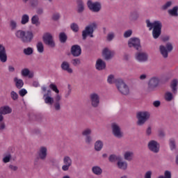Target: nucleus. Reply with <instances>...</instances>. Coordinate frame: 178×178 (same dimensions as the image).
I'll list each match as a JSON object with an SVG mask.
<instances>
[{
	"instance_id": "de8ad7c7",
	"label": "nucleus",
	"mask_w": 178,
	"mask_h": 178,
	"mask_svg": "<svg viewBox=\"0 0 178 178\" xmlns=\"http://www.w3.org/2000/svg\"><path fill=\"white\" fill-rule=\"evenodd\" d=\"M158 178H172V172L169 170H165L164 172V176H159Z\"/></svg>"
},
{
	"instance_id": "774afa93",
	"label": "nucleus",
	"mask_w": 178,
	"mask_h": 178,
	"mask_svg": "<svg viewBox=\"0 0 178 178\" xmlns=\"http://www.w3.org/2000/svg\"><path fill=\"white\" fill-rule=\"evenodd\" d=\"M152 176V171H147L145 174V178H151Z\"/></svg>"
},
{
	"instance_id": "f257e3e1",
	"label": "nucleus",
	"mask_w": 178,
	"mask_h": 178,
	"mask_svg": "<svg viewBox=\"0 0 178 178\" xmlns=\"http://www.w3.org/2000/svg\"><path fill=\"white\" fill-rule=\"evenodd\" d=\"M147 27L149 30H152V37L154 40H158L162 34V22L161 21H154L151 22L149 19H146Z\"/></svg>"
},
{
	"instance_id": "6e6d98bb",
	"label": "nucleus",
	"mask_w": 178,
	"mask_h": 178,
	"mask_svg": "<svg viewBox=\"0 0 178 178\" xmlns=\"http://www.w3.org/2000/svg\"><path fill=\"white\" fill-rule=\"evenodd\" d=\"M115 38V32H110L106 36L107 41H112Z\"/></svg>"
},
{
	"instance_id": "09e8293b",
	"label": "nucleus",
	"mask_w": 178,
	"mask_h": 178,
	"mask_svg": "<svg viewBox=\"0 0 178 178\" xmlns=\"http://www.w3.org/2000/svg\"><path fill=\"white\" fill-rule=\"evenodd\" d=\"M71 63L73 66H79V65L81 64V60H80V58H73L71 60Z\"/></svg>"
},
{
	"instance_id": "4c0bfd02",
	"label": "nucleus",
	"mask_w": 178,
	"mask_h": 178,
	"mask_svg": "<svg viewBox=\"0 0 178 178\" xmlns=\"http://www.w3.org/2000/svg\"><path fill=\"white\" fill-rule=\"evenodd\" d=\"M164 98L167 102H170L173 99V93L170 92H166L165 93Z\"/></svg>"
},
{
	"instance_id": "f03ea898",
	"label": "nucleus",
	"mask_w": 178,
	"mask_h": 178,
	"mask_svg": "<svg viewBox=\"0 0 178 178\" xmlns=\"http://www.w3.org/2000/svg\"><path fill=\"white\" fill-rule=\"evenodd\" d=\"M15 34V37L20 40L23 44H30L34 40V33L31 31L18 30Z\"/></svg>"
},
{
	"instance_id": "ea45409f",
	"label": "nucleus",
	"mask_w": 178,
	"mask_h": 178,
	"mask_svg": "<svg viewBox=\"0 0 178 178\" xmlns=\"http://www.w3.org/2000/svg\"><path fill=\"white\" fill-rule=\"evenodd\" d=\"M36 48L40 54H42L44 52V44H42V42H38L36 44Z\"/></svg>"
},
{
	"instance_id": "6ab92c4d",
	"label": "nucleus",
	"mask_w": 178,
	"mask_h": 178,
	"mask_svg": "<svg viewBox=\"0 0 178 178\" xmlns=\"http://www.w3.org/2000/svg\"><path fill=\"white\" fill-rule=\"evenodd\" d=\"M140 18V13L137 10H134L129 13L128 19L131 23H135Z\"/></svg>"
},
{
	"instance_id": "c03bdc74",
	"label": "nucleus",
	"mask_w": 178,
	"mask_h": 178,
	"mask_svg": "<svg viewBox=\"0 0 178 178\" xmlns=\"http://www.w3.org/2000/svg\"><path fill=\"white\" fill-rule=\"evenodd\" d=\"M23 52L24 55L30 56L33 55V52H34V50L31 47H27L26 49H24Z\"/></svg>"
},
{
	"instance_id": "ddd939ff",
	"label": "nucleus",
	"mask_w": 178,
	"mask_h": 178,
	"mask_svg": "<svg viewBox=\"0 0 178 178\" xmlns=\"http://www.w3.org/2000/svg\"><path fill=\"white\" fill-rule=\"evenodd\" d=\"M147 147L149 151L154 152V154H158V152H159V148L161 147V145L156 140H152L148 143Z\"/></svg>"
},
{
	"instance_id": "1a4fd4ad",
	"label": "nucleus",
	"mask_w": 178,
	"mask_h": 178,
	"mask_svg": "<svg viewBox=\"0 0 178 178\" xmlns=\"http://www.w3.org/2000/svg\"><path fill=\"white\" fill-rule=\"evenodd\" d=\"M111 130L113 135L114 137H116V138H123V131H122V128H120V126H119L116 122L111 124Z\"/></svg>"
},
{
	"instance_id": "a878e982",
	"label": "nucleus",
	"mask_w": 178,
	"mask_h": 178,
	"mask_svg": "<svg viewBox=\"0 0 178 178\" xmlns=\"http://www.w3.org/2000/svg\"><path fill=\"white\" fill-rule=\"evenodd\" d=\"M159 49L163 58H164V59H166L168 56H169V51H167L166 47L163 45H161L159 47Z\"/></svg>"
},
{
	"instance_id": "bf43d9fd",
	"label": "nucleus",
	"mask_w": 178,
	"mask_h": 178,
	"mask_svg": "<svg viewBox=\"0 0 178 178\" xmlns=\"http://www.w3.org/2000/svg\"><path fill=\"white\" fill-rule=\"evenodd\" d=\"M131 34H133V31L128 30L124 33V38H129V37H131Z\"/></svg>"
},
{
	"instance_id": "c85d7f7f",
	"label": "nucleus",
	"mask_w": 178,
	"mask_h": 178,
	"mask_svg": "<svg viewBox=\"0 0 178 178\" xmlns=\"http://www.w3.org/2000/svg\"><path fill=\"white\" fill-rule=\"evenodd\" d=\"M92 172L96 176H101L102 175V168L98 165H95L92 168Z\"/></svg>"
},
{
	"instance_id": "dca6fc26",
	"label": "nucleus",
	"mask_w": 178,
	"mask_h": 178,
	"mask_svg": "<svg viewBox=\"0 0 178 178\" xmlns=\"http://www.w3.org/2000/svg\"><path fill=\"white\" fill-rule=\"evenodd\" d=\"M62 100V96L59 95V93H57L56 95V97H54V102L53 106L54 108V111L56 112H59L60 111L61 107H60V101Z\"/></svg>"
},
{
	"instance_id": "6e6552de",
	"label": "nucleus",
	"mask_w": 178,
	"mask_h": 178,
	"mask_svg": "<svg viewBox=\"0 0 178 178\" xmlns=\"http://www.w3.org/2000/svg\"><path fill=\"white\" fill-rule=\"evenodd\" d=\"M129 48H134L136 51H141V42L140 38H131L128 40Z\"/></svg>"
},
{
	"instance_id": "5701e85b",
	"label": "nucleus",
	"mask_w": 178,
	"mask_h": 178,
	"mask_svg": "<svg viewBox=\"0 0 178 178\" xmlns=\"http://www.w3.org/2000/svg\"><path fill=\"white\" fill-rule=\"evenodd\" d=\"M95 67L97 70H104L106 67V63L102 59L99 58L96 62Z\"/></svg>"
},
{
	"instance_id": "f8f14e48",
	"label": "nucleus",
	"mask_w": 178,
	"mask_h": 178,
	"mask_svg": "<svg viewBox=\"0 0 178 178\" xmlns=\"http://www.w3.org/2000/svg\"><path fill=\"white\" fill-rule=\"evenodd\" d=\"M159 78L154 76L149 80L147 90L149 92L154 91L159 86Z\"/></svg>"
},
{
	"instance_id": "13d9d810",
	"label": "nucleus",
	"mask_w": 178,
	"mask_h": 178,
	"mask_svg": "<svg viewBox=\"0 0 178 178\" xmlns=\"http://www.w3.org/2000/svg\"><path fill=\"white\" fill-rule=\"evenodd\" d=\"M49 88L54 91V92L59 94V89H58V86L54 83H51L49 85Z\"/></svg>"
},
{
	"instance_id": "864d4df0",
	"label": "nucleus",
	"mask_w": 178,
	"mask_h": 178,
	"mask_svg": "<svg viewBox=\"0 0 178 178\" xmlns=\"http://www.w3.org/2000/svg\"><path fill=\"white\" fill-rule=\"evenodd\" d=\"M170 147L172 151H173V149H176V140H175V139L170 140Z\"/></svg>"
},
{
	"instance_id": "49530a36",
	"label": "nucleus",
	"mask_w": 178,
	"mask_h": 178,
	"mask_svg": "<svg viewBox=\"0 0 178 178\" xmlns=\"http://www.w3.org/2000/svg\"><path fill=\"white\" fill-rule=\"evenodd\" d=\"M170 6H172V1H167L161 6V10H168Z\"/></svg>"
},
{
	"instance_id": "9b49d317",
	"label": "nucleus",
	"mask_w": 178,
	"mask_h": 178,
	"mask_svg": "<svg viewBox=\"0 0 178 178\" xmlns=\"http://www.w3.org/2000/svg\"><path fill=\"white\" fill-rule=\"evenodd\" d=\"M48 156V149L46 147H41L38 152V157L35 159V162H38V159L40 161H45Z\"/></svg>"
},
{
	"instance_id": "393cba45",
	"label": "nucleus",
	"mask_w": 178,
	"mask_h": 178,
	"mask_svg": "<svg viewBox=\"0 0 178 178\" xmlns=\"http://www.w3.org/2000/svg\"><path fill=\"white\" fill-rule=\"evenodd\" d=\"M12 113V108L8 106H2L0 108V115H8Z\"/></svg>"
},
{
	"instance_id": "338daca9",
	"label": "nucleus",
	"mask_w": 178,
	"mask_h": 178,
	"mask_svg": "<svg viewBox=\"0 0 178 178\" xmlns=\"http://www.w3.org/2000/svg\"><path fill=\"white\" fill-rule=\"evenodd\" d=\"M9 169H10V170H13V172H16V170H17L18 168L16 165H13L12 164H10L8 166Z\"/></svg>"
},
{
	"instance_id": "37998d69",
	"label": "nucleus",
	"mask_w": 178,
	"mask_h": 178,
	"mask_svg": "<svg viewBox=\"0 0 178 178\" xmlns=\"http://www.w3.org/2000/svg\"><path fill=\"white\" fill-rule=\"evenodd\" d=\"M10 95L13 101H17L19 99V95L15 90L11 91Z\"/></svg>"
},
{
	"instance_id": "4be33fe9",
	"label": "nucleus",
	"mask_w": 178,
	"mask_h": 178,
	"mask_svg": "<svg viewBox=\"0 0 178 178\" xmlns=\"http://www.w3.org/2000/svg\"><path fill=\"white\" fill-rule=\"evenodd\" d=\"M60 67L62 70L64 72H67L70 73V74L73 73V69L70 68V63H69L67 61H63L60 65Z\"/></svg>"
},
{
	"instance_id": "a19ab883",
	"label": "nucleus",
	"mask_w": 178,
	"mask_h": 178,
	"mask_svg": "<svg viewBox=\"0 0 178 178\" xmlns=\"http://www.w3.org/2000/svg\"><path fill=\"white\" fill-rule=\"evenodd\" d=\"M10 159H12V154L8 153L6 154H4V157L3 158V163H8L10 162Z\"/></svg>"
},
{
	"instance_id": "39448f33",
	"label": "nucleus",
	"mask_w": 178,
	"mask_h": 178,
	"mask_svg": "<svg viewBox=\"0 0 178 178\" xmlns=\"http://www.w3.org/2000/svg\"><path fill=\"white\" fill-rule=\"evenodd\" d=\"M136 118L138 119V126H143V124H145V122L151 118V113L148 111H139L136 114Z\"/></svg>"
},
{
	"instance_id": "a18cd8bd",
	"label": "nucleus",
	"mask_w": 178,
	"mask_h": 178,
	"mask_svg": "<svg viewBox=\"0 0 178 178\" xmlns=\"http://www.w3.org/2000/svg\"><path fill=\"white\" fill-rule=\"evenodd\" d=\"M93 140L92 136L90 135L89 136H85V143L87 145H91L92 144Z\"/></svg>"
},
{
	"instance_id": "a211bd4d",
	"label": "nucleus",
	"mask_w": 178,
	"mask_h": 178,
	"mask_svg": "<svg viewBox=\"0 0 178 178\" xmlns=\"http://www.w3.org/2000/svg\"><path fill=\"white\" fill-rule=\"evenodd\" d=\"M63 163L64 165L62 166V170L64 172H67V170H69V168L72 166V159L70 158V156H64Z\"/></svg>"
},
{
	"instance_id": "f704fd0d",
	"label": "nucleus",
	"mask_w": 178,
	"mask_h": 178,
	"mask_svg": "<svg viewBox=\"0 0 178 178\" xmlns=\"http://www.w3.org/2000/svg\"><path fill=\"white\" fill-rule=\"evenodd\" d=\"M92 134V129L91 128H86L81 131V136L83 137H87Z\"/></svg>"
},
{
	"instance_id": "5fc2aeb1",
	"label": "nucleus",
	"mask_w": 178,
	"mask_h": 178,
	"mask_svg": "<svg viewBox=\"0 0 178 178\" xmlns=\"http://www.w3.org/2000/svg\"><path fill=\"white\" fill-rule=\"evenodd\" d=\"M29 3L31 8H37V6H38L39 1L38 0H29Z\"/></svg>"
},
{
	"instance_id": "bb28decb",
	"label": "nucleus",
	"mask_w": 178,
	"mask_h": 178,
	"mask_svg": "<svg viewBox=\"0 0 178 178\" xmlns=\"http://www.w3.org/2000/svg\"><path fill=\"white\" fill-rule=\"evenodd\" d=\"M133 156H134V152H133L127 151L124 154V159L129 162L133 161Z\"/></svg>"
},
{
	"instance_id": "4d7b16f0",
	"label": "nucleus",
	"mask_w": 178,
	"mask_h": 178,
	"mask_svg": "<svg viewBox=\"0 0 178 178\" xmlns=\"http://www.w3.org/2000/svg\"><path fill=\"white\" fill-rule=\"evenodd\" d=\"M165 47V49H167V51L168 52H172L173 51V45L170 42L166 43Z\"/></svg>"
},
{
	"instance_id": "cd10ccee",
	"label": "nucleus",
	"mask_w": 178,
	"mask_h": 178,
	"mask_svg": "<svg viewBox=\"0 0 178 178\" xmlns=\"http://www.w3.org/2000/svg\"><path fill=\"white\" fill-rule=\"evenodd\" d=\"M14 82L15 83V87L18 90H20V88H22L24 86V82H23V80L19 79L17 77L14 78Z\"/></svg>"
},
{
	"instance_id": "3c124183",
	"label": "nucleus",
	"mask_w": 178,
	"mask_h": 178,
	"mask_svg": "<svg viewBox=\"0 0 178 178\" xmlns=\"http://www.w3.org/2000/svg\"><path fill=\"white\" fill-rule=\"evenodd\" d=\"M107 81L109 84H113V83H116V80H115V76L111 74L108 76Z\"/></svg>"
},
{
	"instance_id": "c756f323",
	"label": "nucleus",
	"mask_w": 178,
	"mask_h": 178,
	"mask_svg": "<svg viewBox=\"0 0 178 178\" xmlns=\"http://www.w3.org/2000/svg\"><path fill=\"white\" fill-rule=\"evenodd\" d=\"M43 98H44V102L47 104V105H54V99L52 97L44 94L43 95Z\"/></svg>"
},
{
	"instance_id": "79ce46f5",
	"label": "nucleus",
	"mask_w": 178,
	"mask_h": 178,
	"mask_svg": "<svg viewBox=\"0 0 178 178\" xmlns=\"http://www.w3.org/2000/svg\"><path fill=\"white\" fill-rule=\"evenodd\" d=\"M10 27L12 31L16 30V29H17V22L13 19H11L10 21Z\"/></svg>"
},
{
	"instance_id": "423d86ee",
	"label": "nucleus",
	"mask_w": 178,
	"mask_h": 178,
	"mask_svg": "<svg viewBox=\"0 0 178 178\" xmlns=\"http://www.w3.org/2000/svg\"><path fill=\"white\" fill-rule=\"evenodd\" d=\"M89 102L92 108L97 109V108H99V104H101V98L99 97V95L96 92H92L89 95Z\"/></svg>"
},
{
	"instance_id": "2f4dec72",
	"label": "nucleus",
	"mask_w": 178,
	"mask_h": 178,
	"mask_svg": "<svg viewBox=\"0 0 178 178\" xmlns=\"http://www.w3.org/2000/svg\"><path fill=\"white\" fill-rule=\"evenodd\" d=\"M117 165L118 169H121V170H127V162L119 161L117 163Z\"/></svg>"
},
{
	"instance_id": "052dcab7",
	"label": "nucleus",
	"mask_w": 178,
	"mask_h": 178,
	"mask_svg": "<svg viewBox=\"0 0 178 178\" xmlns=\"http://www.w3.org/2000/svg\"><path fill=\"white\" fill-rule=\"evenodd\" d=\"M68 90L65 95V98H69V96L72 94V86L70 85L67 86Z\"/></svg>"
},
{
	"instance_id": "4468645a",
	"label": "nucleus",
	"mask_w": 178,
	"mask_h": 178,
	"mask_svg": "<svg viewBox=\"0 0 178 178\" xmlns=\"http://www.w3.org/2000/svg\"><path fill=\"white\" fill-rule=\"evenodd\" d=\"M70 53L74 58H79L81 55V47L79 44H74L71 47Z\"/></svg>"
},
{
	"instance_id": "b1692460",
	"label": "nucleus",
	"mask_w": 178,
	"mask_h": 178,
	"mask_svg": "<svg viewBox=\"0 0 178 178\" xmlns=\"http://www.w3.org/2000/svg\"><path fill=\"white\" fill-rule=\"evenodd\" d=\"M109 162H111V163H113L115 162H119V161H122V156L120 155H116V154H111L108 157Z\"/></svg>"
},
{
	"instance_id": "c9c22d12",
	"label": "nucleus",
	"mask_w": 178,
	"mask_h": 178,
	"mask_svg": "<svg viewBox=\"0 0 178 178\" xmlns=\"http://www.w3.org/2000/svg\"><path fill=\"white\" fill-rule=\"evenodd\" d=\"M178 6H175L172 9L168 10V13L170 16H174V17H177L178 16Z\"/></svg>"
},
{
	"instance_id": "72a5a7b5",
	"label": "nucleus",
	"mask_w": 178,
	"mask_h": 178,
	"mask_svg": "<svg viewBox=\"0 0 178 178\" xmlns=\"http://www.w3.org/2000/svg\"><path fill=\"white\" fill-rule=\"evenodd\" d=\"M58 38L61 44H65L67 41V35L65 32H61L59 33Z\"/></svg>"
},
{
	"instance_id": "603ef678",
	"label": "nucleus",
	"mask_w": 178,
	"mask_h": 178,
	"mask_svg": "<svg viewBox=\"0 0 178 178\" xmlns=\"http://www.w3.org/2000/svg\"><path fill=\"white\" fill-rule=\"evenodd\" d=\"M21 74L22 76H23L24 77H27V76H29V74H30V70L27 69V68H24L21 71Z\"/></svg>"
},
{
	"instance_id": "58836bf2",
	"label": "nucleus",
	"mask_w": 178,
	"mask_h": 178,
	"mask_svg": "<svg viewBox=\"0 0 178 178\" xmlns=\"http://www.w3.org/2000/svg\"><path fill=\"white\" fill-rule=\"evenodd\" d=\"M29 20H30V17H29V15L24 14L22 17L21 24H27V23L29 22Z\"/></svg>"
},
{
	"instance_id": "f3484780",
	"label": "nucleus",
	"mask_w": 178,
	"mask_h": 178,
	"mask_svg": "<svg viewBox=\"0 0 178 178\" xmlns=\"http://www.w3.org/2000/svg\"><path fill=\"white\" fill-rule=\"evenodd\" d=\"M136 60L138 62H147L148 60V54L143 51H138L135 55Z\"/></svg>"
},
{
	"instance_id": "7ed1b4c3",
	"label": "nucleus",
	"mask_w": 178,
	"mask_h": 178,
	"mask_svg": "<svg viewBox=\"0 0 178 178\" xmlns=\"http://www.w3.org/2000/svg\"><path fill=\"white\" fill-rule=\"evenodd\" d=\"M98 28V25L97 22H91L88 26L85 27V29L82 31V40H87V37H90V38H93L94 32Z\"/></svg>"
},
{
	"instance_id": "2eb2a0df",
	"label": "nucleus",
	"mask_w": 178,
	"mask_h": 178,
	"mask_svg": "<svg viewBox=\"0 0 178 178\" xmlns=\"http://www.w3.org/2000/svg\"><path fill=\"white\" fill-rule=\"evenodd\" d=\"M102 55L105 60H110V59L115 56V51H111L108 47H105L102 51Z\"/></svg>"
},
{
	"instance_id": "7c9ffc66",
	"label": "nucleus",
	"mask_w": 178,
	"mask_h": 178,
	"mask_svg": "<svg viewBox=\"0 0 178 178\" xmlns=\"http://www.w3.org/2000/svg\"><path fill=\"white\" fill-rule=\"evenodd\" d=\"M177 79H174L171 82L170 88L172 89L173 94H177Z\"/></svg>"
},
{
	"instance_id": "473e14b6",
	"label": "nucleus",
	"mask_w": 178,
	"mask_h": 178,
	"mask_svg": "<svg viewBox=\"0 0 178 178\" xmlns=\"http://www.w3.org/2000/svg\"><path fill=\"white\" fill-rule=\"evenodd\" d=\"M104 148V143L102 140H97L95 143V151L99 152Z\"/></svg>"
},
{
	"instance_id": "e2e57ef3",
	"label": "nucleus",
	"mask_w": 178,
	"mask_h": 178,
	"mask_svg": "<svg viewBox=\"0 0 178 178\" xmlns=\"http://www.w3.org/2000/svg\"><path fill=\"white\" fill-rule=\"evenodd\" d=\"M19 94L20 97H24V95H26V94H27V90L24 88L21 89L20 90H19Z\"/></svg>"
},
{
	"instance_id": "69168bd1",
	"label": "nucleus",
	"mask_w": 178,
	"mask_h": 178,
	"mask_svg": "<svg viewBox=\"0 0 178 178\" xmlns=\"http://www.w3.org/2000/svg\"><path fill=\"white\" fill-rule=\"evenodd\" d=\"M158 134L159 137H161V138H163V137H165V131L162 129L158 131Z\"/></svg>"
},
{
	"instance_id": "8fccbe9b",
	"label": "nucleus",
	"mask_w": 178,
	"mask_h": 178,
	"mask_svg": "<svg viewBox=\"0 0 178 178\" xmlns=\"http://www.w3.org/2000/svg\"><path fill=\"white\" fill-rule=\"evenodd\" d=\"M70 29L74 31V33H77L79 32V25L76 23H72L70 25Z\"/></svg>"
},
{
	"instance_id": "9d476101",
	"label": "nucleus",
	"mask_w": 178,
	"mask_h": 178,
	"mask_svg": "<svg viewBox=\"0 0 178 178\" xmlns=\"http://www.w3.org/2000/svg\"><path fill=\"white\" fill-rule=\"evenodd\" d=\"M87 6L89 10H91V12H94L95 13H98V12H99L102 8L101 3L98 1L92 2L91 0L88 1Z\"/></svg>"
},
{
	"instance_id": "0e129e2a",
	"label": "nucleus",
	"mask_w": 178,
	"mask_h": 178,
	"mask_svg": "<svg viewBox=\"0 0 178 178\" xmlns=\"http://www.w3.org/2000/svg\"><path fill=\"white\" fill-rule=\"evenodd\" d=\"M53 20L55 22L58 21L59 19H60V15L59 13L54 14L52 16Z\"/></svg>"
},
{
	"instance_id": "aec40b11",
	"label": "nucleus",
	"mask_w": 178,
	"mask_h": 178,
	"mask_svg": "<svg viewBox=\"0 0 178 178\" xmlns=\"http://www.w3.org/2000/svg\"><path fill=\"white\" fill-rule=\"evenodd\" d=\"M0 60L5 63L8 60V55L6 54V49L3 44H0Z\"/></svg>"
},
{
	"instance_id": "0eeeda50",
	"label": "nucleus",
	"mask_w": 178,
	"mask_h": 178,
	"mask_svg": "<svg viewBox=\"0 0 178 178\" xmlns=\"http://www.w3.org/2000/svg\"><path fill=\"white\" fill-rule=\"evenodd\" d=\"M43 42L49 48H55L56 44H55V41L54 40V36L49 33H46L43 35L42 37Z\"/></svg>"
},
{
	"instance_id": "680f3d73",
	"label": "nucleus",
	"mask_w": 178,
	"mask_h": 178,
	"mask_svg": "<svg viewBox=\"0 0 178 178\" xmlns=\"http://www.w3.org/2000/svg\"><path fill=\"white\" fill-rule=\"evenodd\" d=\"M6 129V124L5 122H0V133H2L4 130Z\"/></svg>"
},
{
	"instance_id": "412c9836",
	"label": "nucleus",
	"mask_w": 178,
	"mask_h": 178,
	"mask_svg": "<svg viewBox=\"0 0 178 178\" xmlns=\"http://www.w3.org/2000/svg\"><path fill=\"white\" fill-rule=\"evenodd\" d=\"M86 10V7L84 6V1L83 0H76V12L81 15L83 12Z\"/></svg>"
},
{
	"instance_id": "20e7f679",
	"label": "nucleus",
	"mask_w": 178,
	"mask_h": 178,
	"mask_svg": "<svg viewBox=\"0 0 178 178\" xmlns=\"http://www.w3.org/2000/svg\"><path fill=\"white\" fill-rule=\"evenodd\" d=\"M115 86L118 91L123 95H129V94H130L129 86L123 81V79H115Z\"/></svg>"
},
{
	"instance_id": "e433bc0d",
	"label": "nucleus",
	"mask_w": 178,
	"mask_h": 178,
	"mask_svg": "<svg viewBox=\"0 0 178 178\" xmlns=\"http://www.w3.org/2000/svg\"><path fill=\"white\" fill-rule=\"evenodd\" d=\"M31 23L32 24H35L36 26H40L41 23L40 22V17L38 15H33L31 18Z\"/></svg>"
}]
</instances>
